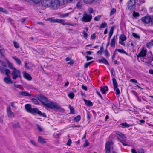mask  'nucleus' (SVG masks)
I'll use <instances>...</instances> for the list:
<instances>
[{"label":"nucleus","instance_id":"nucleus-1","mask_svg":"<svg viewBox=\"0 0 153 153\" xmlns=\"http://www.w3.org/2000/svg\"><path fill=\"white\" fill-rule=\"evenodd\" d=\"M4 61L7 63L8 67L13 70L11 74L13 79L16 80L18 78H21V74L20 70L15 68L13 64L10 62L7 58H5Z\"/></svg>","mask_w":153,"mask_h":153},{"label":"nucleus","instance_id":"nucleus-2","mask_svg":"<svg viewBox=\"0 0 153 153\" xmlns=\"http://www.w3.org/2000/svg\"><path fill=\"white\" fill-rule=\"evenodd\" d=\"M5 65H1L0 66V71L3 74H5L7 76L4 79V82L6 84H11L13 81L9 74L10 73L9 69L5 68Z\"/></svg>","mask_w":153,"mask_h":153},{"label":"nucleus","instance_id":"nucleus-3","mask_svg":"<svg viewBox=\"0 0 153 153\" xmlns=\"http://www.w3.org/2000/svg\"><path fill=\"white\" fill-rule=\"evenodd\" d=\"M25 108L27 112L30 113L33 115L37 114L43 117H46V115L45 113H42L36 108H32L30 104H26L25 105Z\"/></svg>","mask_w":153,"mask_h":153},{"label":"nucleus","instance_id":"nucleus-4","mask_svg":"<svg viewBox=\"0 0 153 153\" xmlns=\"http://www.w3.org/2000/svg\"><path fill=\"white\" fill-rule=\"evenodd\" d=\"M45 107L51 109H59L60 106L56 102L48 101Z\"/></svg>","mask_w":153,"mask_h":153},{"label":"nucleus","instance_id":"nucleus-5","mask_svg":"<svg viewBox=\"0 0 153 153\" xmlns=\"http://www.w3.org/2000/svg\"><path fill=\"white\" fill-rule=\"evenodd\" d=\"M141 19L144 23L148 24V25H153V19L152 16H145L142 17Z\"/></svg>","mask_w":153,"mask_h":153},{"label":"nucleus","instance_id":"nucleus-6","mask_svg":"<svg viewBox=\"0 0 153 153\" xmlns=\"http://www.w3.org/2000/svg\"><path fill=\"white\" fill-rule=\"evenodd\" d=\"M50 21L51 22L60 23L63 25H68L71 26H73V24L65 22V20L62 19L51 18L50 19Z\"/></svg>","mask_w":153,"mask_h":153},{"label":"nucleus","instance_id":"nucleus-7","mask_svg":"<svg viewBox=\"0 0 153 153\" xmlns=\"http://www.w3.org/2000/svg\"><path fill=\"white\" fill-rule=\"evenodd\" d=\"M37 98L41 102L44 106L48 101V99L46 97L41 95H38L37 96Z\"/></svg>","mask_w":153,"mask_h":153},{"label":"nucleus","instance_id":"nucleus-8","mask_svg":"<svg viewBox=\"0 0 153 153\" xmlns=\"http://www.w3.org/2000/svg\"><path fill=\"white\" fill-rule=\"evenodd\" d=\"M92 17L91 14L85 13L83 14L82 20L85 22H90L91 20Z\"/></svg>","mask_w":153,"mask_h":153},{"label":"nucleus","instance_id":"nucleus-9","mask_svg":"<svg viewBox=\"0 0 153 153\" xmlns=\"http://www.w3.org/2000/svg\"><path fill=\"white\" fill-rule=\"evenodd\" d=\"M52 0H42L39 4L45 7H48L51 6Z\"/></svg>","mask_w":153,"mask_h":153},{"label":"nucleus","instance_id":"nucleus-10","mask_svg":"<svg viewBox=\"0 0 153 153\" xmlns=\"http://www.w3.org/2000/svg\"><path fill=\"white\" fill-rule=\"evenodd\" d=\"M135 0H129L128 3V7L130 10H133L135 7Z\"/></svg>","mask_w":153,"mask_h":153},{"label":"nucleus","instance_id":"nucleus-11","mask_svg":"<svg viewBox=\"0 0 153 153\" xmlns=\"http://www.w3.org/2000/svg\"><path fill=\"white\" fill-rule=\"evenodd\" d=\"M113 145V143L111 141L107 142L105 144V150L106 153H110V148Z\"/></svg>","mask_w":153,"mask_h":153},{"label":"nucleus","instance_id":"nucleus-12","mask_svg":"<svg viewBox=\"0 0 153 153\" xmlns=\"http://www.w3.org/2000/svg\"><path fill=\"white\" fill-rule=\"evenodd\" d=\"M60 4L57 0H55L53 2L52 1L51 3V6L52 8L54 9H57L59 8L60 6Z\"/></svg>","mask_w":153,"mask_h":153},{"label":"nucleus","instance_id":"nucleus-13","mask_svg":"<svg viewBox=\"0 0 153 153\" xmlns=\"http://www.w3.org/2000/svg\"><path fill=\"white\" fill-rule=\"evenodd\" d=\"M7 111L8 117L10 118L14 117V114L11 110L10 106H8L7 108Z\"/></svg>","mask_w":153,"mask_h":153},{"label":"nucleus","instance_id":"nucleus-14","mask_svg":"<svg viewBox=\"0 0 153 153\" xmlns=\"http://www.w3.org/2000/svg\"><path fill=\"white\" fill-rule=\"evenodd\" d=\"M126 37L125 35L123 34L121 35L119 37V43L125 46V44L123 42L126 41Z\"/></svg>","mask_w":153,"mask_h":153},{"label":"nucleus","instance_id":"nucleus-15","mask_svg":"<svg viewBox=\"0 0 153 153\" xmlns=\"http://www.w3.org/2000/svg\"><path fill=\"white\" fill-rule=\"evenodd\" d=\"M147 50L146 49L143 48L140 52L137 55V57H144L146 56L147 53Z\"/></svg>","mask_w":153,"mask_h":153},{"label":"nucleus","instance_id":"nucleus-16","mask_svg":"<svg viewBox=\"0 0 153 153\" xmlns=\"http://www.w3.org/2000/svg\"><path fill=\"white\" fill-rule=\"evenodd\" d=\"M117 38V36H114L111 39L110 42V45L111 47H114L115 46V42Z\"/></svg>","mask_w":153,"mask_h":153},{"label":"nucleus","instance_id":"nucleus-17","mask_svg":"<svg viewBox=\"0 0 153 153\" xmlns=\"http://www.w3.org/2000/svg\"><path fill=\"white\" fill-rule=\"evenodd\" d=\"M23 74L24 77L28 80H30L32 79L31 76L28 73L24 72H23Z\"/></svg>","mask_w":153,"mask_h":153},{"label":"nucleus","instance_id":"nucleus-18","mask_svg":"<svg viewBox=\"0 0 153 153\" xmlns=\"http://www.w3.org/2000/svg\"><path fill=\"white\" fill-rule=\"evenodd\" d=\"M38 141L42 144L45 143H46V140L41 136H39Z\"/></svg>","mask_w":153,"mask_h":153},{"label":"nucleus","instance_id":"nucleus-19","mask_svg":"<svg viewBox=\"0 0 153 153\" xmlns=\"http://www.w3.org/2000/svg\"><path fill=\"white\" fill-rule=\"evenodd\" d=\"M98 62L100 63H103L106 65H109L107 61L104 58H102L101 59L99 60Z\"/></svg>","mask_w":153,"mask_h":153},{"label":"nucleus","instance_id":"nucleus-20","mask_svg":"<svg viewBox=\"0 0 153 153\" xmlns=\"http://www.w3.org/2000/svg\"><path fill=\"white\" fill-rule=\"evenodd\" d=\"M12 58L15 60L16 63L18 65H21V62L19 59L16 57V56H13L12 57Z\"/></svg>","mask_w":153,"mask_h":153},{"label":"nucleus","instance_id":"nucleus-21","mask_svg":"<svg viewBox=\"0 0 153 153\" xmlns=\"http://www.w3.org/2000/svg\"><path fill=\"white\" fill-rule=\"evenodd\" d=\"M108 90V87L107 86H105L103 87H102L100 88V90L102 92V94H104L105 92Z\"/></svg>","mask_w":153,"mask_h":153},{"label":"nucleus","instance_id":"nucleus-22","mask_svg":"<svg viewBox=\"0 0 153 153\" xmlns=\"http://www.w3.org/2000/svg\"><path fill=\"white\" fill-rule=\"evenodd\" d=\"M82 2L80 1V0H79L77 2V5H76V7L77 9H80L81 8V7H82Z\"/></svg>","mask_w":153,"mask_h":153},{"label":"nucleus","instance_id":"nucleus-23","mask_svg":"<svg viewBox=\"0 0 153 153\" xmlns=\"http://www.w3.org/2000/svg\"><path fill=\"white\" fill-rule=\"evenodd\" d=\"M115 132L120 137L122 138L123 139H125L126 138L125 136L119 131H115Z\"/></svg>","mask_w":153,"mask_h":153},{"label":"nucleus","instance_id":"nucleus-24","mask_svg":"<svg viewBox=\"0 0 153 153\" xmlns=\"http://www.w3.org/2000/svg\"><path fill=\"white\" fill-rule=\"evenodd\" d=\"M5 51V50L4 48L0 49V54L2 57H4Z\"/></svg>","mask_w":153,"mask_h":153},{"label":"nucleus","instance_id":"nucleus-25","mask_svg":"<svg viewBox=\"0 0 153 153\" xmlns=\"http://www.w3.org/2000/svg\"><path fill=\"white\" fill-rule=\"evenodd\" d=\"M20 94L21 95L26 96H30L31 94L29 93L26 91H22L20 93Z\"/></svg>","mask_w":153,"mask_h":153},{"label":"nucleus","instance_id":"nucleus-26","mask_svg":"<svg viewBox=\"0 0 153 153\" xmlns=\"http://www.w3.org/2000/svg\"><path fill=\"white\" fill-rule=\"evenodd\" d=\"M112 81L114 89H115V88L118 87L117 83L115 78H113Z\"/></svg>","mask_w":153,"mask_h":153},{"label":"nucleus","instance_id":"nucleus-27","mask_svg":"<svg viewBox=\"0 0 153 153\" xmlns=\"http://www.w3.org/2000/svg\"><path fill=\"white\" fill-rule=\"evenodd\" d=\"M85 104L88 106H92L93 105L92 102L90 101L84 100Z\"/></svg>","mask_w":153,"mask_h":153},{"label":"nucleus","instance_id":"nucleus-28","mask_svg":"<svg viewBox=\"0 0 153 153\" xmlns=\"http://www.w3.org/2000/svg\"><path fill=\"white\" fill-rule=\"evenodd\" d=\"M27 1H32L35 4H40V2H41V1L42 0H25Z\"/></svg>","mask_w":153,"mask_h":153},{"label":"nucleus","instance_id":"nucleus-29","mask_svg":"<svg viewBox=\"0 0 153 153\" xmlns=\"http://www.w3.org/2000/svg\"><path fill=\"white\" fill-rule=\"evenodd\" d=\"M59 2L60 4L63 5L66 4L68 0H57Z\"/></svg>","mask_w":153,"mask_h":153},{"label":"nucleus","instance_id":"nucleus-30","mask_svg":"<svg viewBox=\"0 0 153 153\" xmlns=\"http://www.w3.org/2000/svg\"><path fill=\"white\" fill-rule=\"evenodd\" d=\"M95 0H83L84 2L87 4H91Z\"/></svg>","mask_w":153,"mask_h":153},{"label":"nucleus","instance_id":"nucleus-31","mask_svg":"<svg viewBox=\"0 0 153 153\" xmlns=\"http://www.w3.org/2000/svg\"><path fill=\"white\" fill-rule=\"evenodd\" d=\"M116 50H117V51L121 53L127 54V53H126V52L123 49H116Z\"/></svg>","mask_w":153,"mask_h":153},{"label":"nucleus","instance_id":"nucleus-32","mask_svg":"<svg viewBox=\"0 0 153 153\" xmlns=\"http://www.w3.org/2000/svg\"><path fill=\"white\" fill-rule=\"evenodd\" d=\"M146 45L148 48L150 47L153 46V40H151L150 42L147 43Z\"/></svg>","mask_w":153,"mask_h":153},{"label":"nucleus","instance_id":"nucleus-33","mask_svg":"<svg viewBox=\"0 0 153 153\" xmlns=\"http://www.w3.org/2000/svg\"><path fill=\"white\" fill-rule=\"evenodd\" d=\"M121 125L123 128H128L130 126L129 125L127 124L126 123H122L121 124Z\"/></svg>","mask_w":153,"mask_h":153},{"label":"nucleus","instance_id":"nucleus-34","mask_svg":"<svg viewBox=\"0 0 153 153\" xmlns=\"http://www.w3.org/2000/svg\"><path fill=\"white\" fill-rule=\"evenodd\" d=\"M31 100L32 102L35 104L38 105L39 104V102L36 99L33 98Z\"/></svg>","mask_w":153,"mask_h":153},{"label":"nucleus","instance_id":"nucleus-35","mask_svg":"<svg viewBox=\"0 0 153 153\" xmlns=\"http://www.w3.org/2000/svg\"><path fill=\"white\" fill-rule=\"evenodd\" d=\"M132 35H133V36L134 37L138 39H140V37L139 36V35H138L137 34V33H132Z\"/></svg>","mask_w":153,"mask_h":153},{"label":"nucleus","instance_id":"nucleus-36","mask_svg":"<svg viewBox=\"0 0 153 153\" xmlns=\"http://www.w3.org/2000/svg\"><path fill=\"white\" fill-rule=\"evenodd\" d=\"M68 96L70 99H73L74 97V94L73 93H70L68 94Z\"/></svg>","mask_w":153,"mask_h":153},{"label":"nucleus","instance_id":"nucleus-37","mask_svg":"<svg viewBox=\"0 0 153 153\" xmlns=\"http://www.w3.org/2000/svg\"><path fill=\"white\" fill-rule=\"evenodd\" d=\"M80 115H78L74 118V120L76 122H78L80 120Z\"/></svg>","mask_w":153,"mask_h":153},{"label":"nucleus","instance_id":"nucleus-38","mask_svg":"<svg viewBox=\"0 0 153 153\" xmlns=\"http://www.w3.org/2000/svg\"><path fill=\"white\" fill-rule=\"evenodd\" d=\"M13 127L15 128H19L20 127V125L19 123H17L13 125Z\"/></svg>","mask_w":153,"mask_h":153},{"label":"nucleus","instance_id":"nucleus-39","mask_svg":"<svg viewBox=\"0 0 153 153\" xmlns=\"http://www.w3.org/2000/svg\"><path fill=\"white\" fill-rule=\"evenodd\" d=\"M116 13V10L114 8H112L111 9L110 13V16H111V15H112L115 13Z\"/></svg>","mask_w":153,"mask_h":153},{"label":"nucleus","instance_id":"nucleus-40","mask_svg":"<svg viewBox=\"0 0 153 153\" xmlns=\"http://www.w3.org/2000/svg\"><path fill=\"white\" fill-rule=\"evenodd\" d=\"M93 62V61H91V62L85 63L84 65V67L85 68H87Z\"/></svg>","mask_w":153,"mask_h":153},{"label":"nucleus","instance_id":"nucleus-41","mask_svg":"<svg viewBox=\"0 0 153 153\" xmlns=\"http://www.w3.org/2000/svg\"><path fill=\"white\" fill-rule=\"evenodd\" d=\"M107 26V23L105 22L102 23L100 27V28H102L105 27Z\"/></svg>","mask_w":153,"mask_h":153},{"label":"nucleus","instance_id":"nucleus-42","mask_svg":"<svg viewBox=\"0 0 153 153\" xmlns=\"http://www.w3.org/2000/svg\"><path fill=\"white\" fill-rule=\"evenodd\" d=\"M113 29L111 28L110 30V31H109V34H108V36H109V38H111V37L113 35Z\"/></svg>","mask_w":153,"mask_h":153},{"label":"nucleus","instance_id":"nucleus-43","mask_svg":"<svg viewBox=\"0 0 153 153\" xmlns=\"http://www.w3.org/2000/svg\"><path fill=\"white\" fill-rule=\"evenodd\" d=\"M69 108H70V110L71 112V113L74 114V108L71 106H69Z\"/></svg>","mask_w":153,"mask_h":153},{"label":"nucleus","instance_id":"nucleus-44","mask_svg":"<svg viewBox=\"0 0 153 153\" xmlns=\"http://www.w3.org/2000/svg\"><path fill=\"white\" fill-rule=\"evenodd\" d=\"M88 11L89 13H92L93 12V10L92 8L89 7L88 9Z\"/></svg>","mask_w":153,"mask_h":153},{"label":"nucleus","instance_id":"nucleus-45","mask_svg":"<svg viewBox=\"0 0 153 153\" xmlns=\"http://www.w3.org/2000/svg\"><path fill=\"white\" fill-rule=\"evenodd\" d=\"M115 91H116L117 95H119L120 93V91L119 89L117 88H116L115 89H114Z\"/></svg>","mask_w":153,"mask_h":153},{"label":"nucleus","instance_id":"nucleus-46","mask_svg":"<svg viewBox=\"0 0 153 153\" xmlns=\"http://www.w3.org/2000/svg\"><path fill=\"white\" fill-rule=\"evenodd\" d=\"M101 16V15H99L94 18V20L95 21H98L99 20Z\"/></svg>","mask_w":153,"mask_h":153},{"label":"nucleus","instance_id":"nucleus-47","mask_svg":"<svg viewBox=\"0 0 153 153\" xmlns=\"http://www.w3.org/2000/svg\"><path fill=\"white\" fill-rule=\"evenodd\" d=\"M14 45L16 48H18L19 47V44L16 42H14Z\"/></svg>","mask_w":153,"mask_h":153},{"label":"nucleus","instance_id":"nucleus-48","mask_svg":"<svg viewBox=\"0 0 153 153\" xmlns=\"http://www.w3.org/2000/svg\"><path fill=\"white\" fill-rule=\"evenodd\" d=\"M30 143L32 144V145L36 146H37V144L36 142H35L33 140H30Z\"/></svg>","mask_w":153,"mask_h":153},{"label":"nucleus","instance_id":"nucleus-49","mask_svg":"<svg viewBox=\"0 0 153 153\" xmlns=\"http://www.w3.org/2000/svg\"><path fill=\"white\" fill-rule=\"evenodd\" d=\"M82 33L83 35V36L86 39L88 36L87 33L86 32H85V31H83L82 32Z\"/></svg>","mask_w":153,"mask_h":153},{"label":"nucleus","instance_id":"nucleus-50","mask_svg":"<svg viewBox=\"0 0 153 153\" xmlns=\"http://www.w3.org/2000/svg\"><path fill=\"white\" fill-rule=\"evenodd\" d=\"M69 14V13H66V14H63V15H61L60 17L61 18L65 17L68 16Z\"/></svg>","mask_w":153,"mask_h":153},{"label":"nucleus","instance_id":"nucleus-51","mask_svg":"<svg viewBox=\"0 0 153 153\" xmlns=\"http://www.w3.org/2000/svg\"><path fill=\"white\" fill-rule=\"evenodd\" d=\"M96 37L95 34L94 33L92 34L91 36V39L93 40Z\"/></svg>","mask_w":153,"mask_h":153},{"label":"nucleus","instance_id":"nucleus-52","mask_svg":"<svg viewBox=\"0 0 153 153\" xmlns=\"http://www.w3.org/2000/svg\"><path fill=\"white\" fill-rule=\"evenodd\" d=\"M0 11L6 13H7V11L2 7H0Z\"/></svg>","mask_w":153,"mask_h":153},{"label":"nucleus","instance_id":"nucleus-53","mask_svg":"<svg viewBox=\"0 0 153 153\" xmlns=\"http://www.w3.org/2000/svg\"><path fill=\"white\" fill-rule=\"evenodd\" d=\"M138 153H144V150L142 149H139L138 150Z\"/></svg>","mask_w":153,"mask_h":153},{"label":"nucleus","instance_id":"nucleus-54","mask_svg":"<svg viewBox=\"0 0 153 153\" xmlns=\"http://www.w3.org/2000/svg\"><path fill=\"white\" fill-rule=\"evenodd\" d=\"M37 128L38 130L39 131H42V128L40 126L38 125H37Z\"/></svg>","mask_w":153,"mask_h":153},{"label":"nucleus","instance_id":"nucleus-55","mask_svg":"<svg viewBox=\"0 0 153 153\" xmlns=\"http://www.w3.org/2000/svg\"><path fill=\"white\" fill-rule=\"evenodd\" d=\"M88 145V143L87 141H86L85 143L83 145V146L84 147H86Z\"/></svg>","mask_w":153,"mask_h":153},{"label":"nucleus","instance_id":"nucleus-56","mask_svg":"<svg viewBox=\"0 0 153 153\" xmlns=\"http://www.w3.org/2000/svg\"><path fill=\"white\" fill-rule=\"evenodd\" d=\"M85 57L87 58V60L88 61L91 60L93 59V57H89L88 56H86Z\"/></svg>","mask_w":153,"mask_h":153},{"label":"nucleus","instance_id":"nucleus-57","mask_svg":"<svg viewBox=\"0 0 153 153\" xmlns=\"http://www.w3.org/2000/svg\"><path fill=\"white\" fill-rule=\"evenodd\" d=\"M133 15L134 16H139V13H138L134 12L133 13Z\"/></svg>","mask_w":153,"mask_h":153},{"label":"nucleus","instance_id":"nucleus-58","mask_svg":"<svg viewBox=\"0 0 153 153\" xmlns=\"http://www.w3.org/2000/svg\"><path fill=\"white\" fill-rule=\"evenodd\" d=\"M105 55L106 57H108L109 56V53L107 50L105 51Z\"/></svg>","mask_w":153,"mask_h":153},{"label":"nucleus","instance_id":"nucleus-59","mask_svg":"<svg viewBox=\"0 0 153 153\" xmlns=\"http://www.w3.org/2000/svg\"><path fill=\"white\" fill-rule=\"evenodd\" d=\"M130 82H134V83H137V81L136 80L134 79H131L130 80Z\"/></svg>","mask_w":153,"mask_h":153},{"label":"nucleus","instance_id":"nucleus-60","mask_svg":"<svg viewBox=\"0 0 153 153\" xmlns=\"http://www.w3.org/2000/svg\"><path fill=\"white\" fill-rule=\"evenodd\" d=\"M111 73L113 76H114L115 75V71L114 69L113 68H112L111 69Z\"/></svg>","mask_w":153,"mask_h":153},{"label":"nucleus","instance_id":"nucleus-61","mask_svg":"<svg viewBox=\"0 0 153 153\" xmlns=\"http://www.w3.org/2000/svg\"><path fill=\"white\" fill-rule=\"evenodd\" d=\"M71 143V140L70 139H69L67 143V145L68 146L70 145Z\"/></svg>","mask_w":153,"mask_h":153},{"label":"nucleus","instance_id":"nucleus-62","mask_svg":"<svg viewBox=\"0 0 153 153\" xmlns=\"http://www.w3.org/2000/svg\"><path fill=\"white\" fill-rule=\"evenodd\" d=\"M14 86L15 87L20 88H21V85H17L16 84H14Z\"/></svg>","mask_w":153,"mask_h":153},{"label":"nucleus","instance_id":"nucleus-63","mask_svg":"<svg viewBox=\"0 0 153 153\" xmlns=\"http://www.w3.org/2000/svg\"><path fill=\"white\" fill-rule=\"evenodd\" d=\"M69 61H70L67 63L68 64L72 65L74 63V62L73 60H70Z\"/></svg>","mask_w":153,"mask_h":153},{"label":"nucleus","instance_id":"nucleus-64","mask_svg":"<svg viewBox=\"0 0 153 153\" xmlns=\"http://www.w3.org/2000/svg\"><path fill=\"white\" fill-rule=\"evenodd\" d=\"M11 105L12 107H13L14 108H16V106L15 105V104H14V102H12L11 103Z\"/></svg>","mask_w":153,"mask_h":153}]
</instances>
